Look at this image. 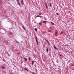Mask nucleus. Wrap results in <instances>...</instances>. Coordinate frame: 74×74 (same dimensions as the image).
Listing matches in <instances>:
<instances>
[{"mask_svg":"<svg viewBox=\"0 0 74 74\" xmlns=\"http://www.w3.org/2000/svg\"><path fill=\"white\" fill-rule=\"evenodd\" d=\"M45 5H46V7L47 9L48 10V6H47V3H45Z\"/></svg>","mask_w":74,"mask_h":74,"instance_id":"nucleus-11","label":"nucleus"},{"mask_svg":"<svg viewBox=\"0 0 74 74\" xmlns=\"http://www.w3.org/2000/svg\"><path fill=\"white\" fill-rule=\"evenodd\" d=\"M49 5H50V6L51 7V3H49Z\"/></svg>","mask_w":74,"mask_h":74,"instance_id":"nucleus-23","label":"nucleus"},{"mask_svg":"<svg viewBox=\"0 0 74 74\" xmlns=\"http://www.w3.org/2000/svg\"><path fill=\"white\" fill-rule=\"evenodd\" d=\"M51 74H53V73H52Z\"/></svg>","mask_w":74,"mask_h":74,"instance_id":"nucleus-33","label":"nucleus"},{"mask_svg":"<svg viewBox=\"0 0 74 74\" xmlns=\"http://www.w3.org/2000/svg\"><path fill=\"white\" fill-rule=\"evenodd\" d=\"M58 32L57 31V30H56L55 32V34L56 36H58Z\"/></svg>","mask_w":74,"mask_h":74,"instance_id":"nucleus-1","label":"nucleus"},{"mask_svg":"<svg viewBox=\"0 0 74 74\" xmlns=\"http://www.w3.org/2000/svg\"><path fill=\"white\" fill-rule=\"evenodd\" d=\"M47 52H48V49L47 48Z\"/></svg>","mask_w":74,"mask_h":74,"instance_id":"nucleus-24","label":"nucleus"},{"mask_svg":"<svg viewBox=\"0 0 74 74\" xmlns=\"http://www.w3.org/2000/svg\"><path fill=\"white\" fill-rule=\"evenodd\" d=\"M34 62H35V61H32V65H33V64H34Z\"/></svg>","mask_w":74,"mask_h":74,"instance_id":"nucleus-6","label":"nucleus"},{"mask_svg":"<svg viewBox=\"0 0 74 74\" xmlns=\"http://www.w3.org/2000/svg\"><path fill=\"white\" fill-rule=\"evenodd\" d=\"M24 69H25L26 71H28V69L27 68H25Z\"/></svg>","mask_w":74,"mask_h":74,"instance_id":"nucleus-17","label":"nucleus"},{"mask_svg":"<svg viewBox=\"0 0 74 74\" xmlns=\"http://www.w3.org/2000/svg\"><path fill=\"white\" fill-rule=\"evenodd\" d=\"M41 23H42V22H41L40 23H39V25H41Z\"/></svg>","mask_w":74,"mask_h":74,"instance_id":"nucleus-18","label":"nucleus"},{"mask_svg":"<svg viewBox=\"0 0 74 74\" xmlns=\"http://www.w3.org/2000/svg\"><path fill=\"white\" fill-rule=\"evenodd\" d=\"M71 66H74V65H73V64H71Z\"/></svg>","mask_w":74,"mask_h":74,"instance_id":"nucleus-21","label":"nucleus"},{"mask_svg":"<svg viewBox=\"0 0 74 74\" xmlns=\"http://www.w3.org/2000/svg\"><path fill=\"white\" fill-rule=\"evenodd\" d=\"M17 55H20V53H19L17 54Z\"/></svg>","mask_w":74,"mask_h":74,"instance_id":"nucleus-26","label":"nucleus"},{"mask_svg":"<svg viewBox=\"0 0 74 74\" xmlns=\"http://www.w3.org/2000/svg\"><path fill=\"white\" fill-rule=\"evenodd\" d=\"M44 33H45V32H42V33L44 34Z\"/></svg>","mask_w":74,"mask_h":74,"instance_id":"nucleus-29","label":"nucleus"},{"mask_svg":"<svg viewBox=\"0 0 74 74\" xmlns=\"http://www.w3.org/2000/svg\"><path fill=\"white\" fill-rule=\"evenodd\" d=\"M56 15H59V13H57Z\"/></svg>","mask_w":74,"mask_h":74,"instance_id":"nucleus-25","label":"nucleus"},{"mask_svg":"<svg viewBox=\"0 0 74 74\" xmlns=\"http://www.w3.org/2000/svg\"><path fill=\"white\" fill-rule=\"evenodd\" d=\"M41 14H42V13L41 12H40L39 13H38V15H41Z\"/></svg>","mask_w":74,"mask_h":74,"instance_id":"nucleus-5","label":"nucleus"},{"mask_svg":"<svg viewBox=\"0 0 74 74\" xmlns=\"http://www.w3.org/2000/svg\"><path fill=\"white\" fill-rule=\"evenodd\" d=\"M60 56H62V55H61Z\"/></svg>","mask_w":74,"mask_h":74,"instance_id":"nucleus-32","label":"nucleus"},{"mask_svg":"<svg viewBox=\"0 0 74 74\" xmlns=\"http://www.w3.org/2000/svg\"><path fill=\"white\" fill-rule=\"evenodd\" d=\"M16 1H17L18 2H19V0H16Z\"/></svg>","mask_w":74,"mask_h":74,"instance_id":"nucleus-27","label":"nucleus"},{"mask_svg":"<svg viewBox=\"0 0 74 74\" xmlns=\"http://www.w3.org/2000/svg\"><path fill=\"white\" fill-rule=\"evenodd\" d=\"M48 32H51L52 31L51 30L49 29L48 30Z\"/></svg>","mask_w":74,"mask_h":74,"instance_id":"nucleus-7","label":"nucleus"},{"mask_svg":"<svg viewBox=\"0 0 74 74\" xmlns=\"http://www.w3.org/2000/svg\"><path fill=\"white\" fill-rule=\"evenodd\" d=\"M21 4L22 5H23V4H24V3H23V0L21 1Z\"/></svg>","mask_w":74,"mask_h":74,"instance_id":"nucleus-4","label":"nucleus"},{"mask_svg":"<svg viewBox=\"0 0 74 74\" xmlns=\"http://www.w3.org/2000/svg\"><path fill=\"white\" fill-rule=\"evenodd\" d=\"M54 49H57L56 48V47L54 46Z\"/></svg>","mask_w":74,"mask_h":74,"instance_id":"nucleus-16","label":"nucleus"},{"mask_svg":"<svg viewBox=\"0 0 74 74\" xmlns=\"http://www.w3.org/2000/svg\"><path fill=\"white\" fill-rule=\"evenodd\" d=\"M36 40L37 45H38V40H37V37L36 38Z\"/></svg>","mask_w":74,"mask_h":74,"instance_id":"nucleus-2","label":"nucleus"},{"mask_svg":"<svg viewBox=\"0 0 74 74\" xmlns=\"http://www.w3.org/2000/svg\"><path fill=\"white\" fill-rule=\"evenodd\" d=\"M51 23H52V25H55V24H54V23H53L52 22H51Z\"/></svg>","mask_w":74,"mask_h":74,"instance_id":"nucleus-20","label":"nucleus"},{"mask_svg":"<svg viewBox=\"0 0 74 74\" xmlns=\"http://www.w3.org/2000/svg\"><path fill=\"white\" fill-rule=\"evenodd\" d=\"M50 29H51V27H50Z\"/></svg>","mask_w":74,"mask_h":74,"instance_id":"nucleus-31","label":"nucleus"},{"mask_svg":"<svg viewBox=\"0 0 74 74\" xmlns=\"http://www.w3.org/2000/svg\"><path fill=\"white\" fill-rule=\"evenodd\" d=\"M37 17H41V16L40 15H37L36 16V17L37 18Z\"/></svg>","mask_w":74,"mask_h":74,"instance_id":"nucleus-8","label":"nucleus"},{"mask_svg":"<svg viewBox=\"0 0 74 74\" xmlns=\"http://www.w3.org/2000/svg\"><path fill=\"white\" fill-rule=\"evenodd\" d=\"M45 41H47V42L48 44L49 45H50V43H49V41H48V40H47L45 39Z\"/></svg>","mask_w":74,"mask_h":74,"instance_id":"nucleus-3","label":"nucleus"},{"mask_svg":"<svg viewBox=\"0 0 74 74\" xmlns=\"http://www.w3.org/2000/svg\"><path fill=\"white\" fill-rule=\"evenodd\" d=\"M30 58H29V60H30Z\"/></svg>","mask_w":74,"mask_h":74,"instance_id":"nucleus-28","label":"nucleus"},{"mask_svg":"<svg viewBox=\"0 0 74 74\" xmlns=\"http://www.w3.org/2000/svg\"><path fill=\"white\" fill-rule=\"evenodd\" d=\"M1 69L2 70H3V69H5V67H4V66H3Z\"/></svg>","mask_w":74,"mask_h":74,"instance_id":"nucleus-13","label":"nucleus"},{"mask_svg":"<svg viewBox=\"0 0 74 74\" xmlns=\"http://www.w3.org/2000/svg\"><path fill=\"white\" fill-rule=\"evenodd\" d=\"M47 22V21H42V23H46Z\"/></svg>","mask_w":74,"mask_h":74,"instance_id":"nucleus-12","label":"nucleus"},{"mask_svg":"<svg viewBox=\"0 0 74 74\" xmlns=\"http://www.w3.org/2000/svg\"><path fill=\"white\" fill-rule=\"evenodd\" d=\"M24 59L25 60V61H27V59L24 58Z\"/></svg>","mask_w":74,"mask_h":74,"instance_id":"nucleus-19","label":"nucleus"},{"mask_svg":"<svg viewBox=\"0 0 74 74\" xmlns=\"http://www.w3.org/2000/svg\"><path fill=\"white\" fill-rule=\"evenodd\" d=\"M63 34V32L62 31L60 33V34Z\"/></svg>","mask_w":74,"mask_h":74,"instance_id":"nucleus-14","label":"nucleus"},{"mask_svg":"<svg viewBox=\"0 0 74 74\" xmlns=\"http://www.w3.org/2000/svg\"><path fill=\"white\" fill-rule=\"evenodd\" d=\"M35 30L36 32H37V28H35Z\"/></svg>","mask_w":74,"mask_h":74,"instance_id":"nucleus-22","label":"nucleus"},{"mask_svg":"<svg viewBox=\"0 0 74 74\" xmlns=\"http://www.w3.org/2000/svg\"><path fill=\"white\" fill-rule=\"evenodd\" d=\"M17 4L19 5V6H21V5L20 4V3L19 2H18L17 3Z\"/></svg>","mask_w":74,"mask_h":74,"instance_id":"nucleus-15","label":"nucleus"},{"mask_svg":"<svg viewBox=\"0 0 74 74\" xmlns=\"http://www.w3.org/2000/svg\"><path fill=\"white\" fill-rule=\"evenodd\" d=\"M22 27L23 28V29L24 30H26V29L25 28V27H24V26H22Z\"/></svg>","mask_w":74,"mask_h":74,"instance_id":"nucleus-9","label":"nucleus"},{"mask_svg":"<svg viewBox=\"0 0 74 74\" xmlns=\"http://www.w3.org/2000/svg\"><path fill=\"white\" fill-rule=\"evenodd\" d=\"M9 34H10V35H12L13 34H12V33L11 32H9Z\"/></svg>","mask_w":74,"mask_h":74,"instance_id":"nucleus-10","label":"nucleus"},{"mask_svg":"<svg viewBox=\"0 0 74 74\" xmlns=\"http://www.w3.org/2000/svg\"><path fill=\"white\" fill-rule=\"evenodd\" d=\"M16 43H18V42L16 41Z\"/></svg>","mask_w":74,"mask_h":74,"instance_id":"nucleus-30","label":"nucleus"}]
</instances>
